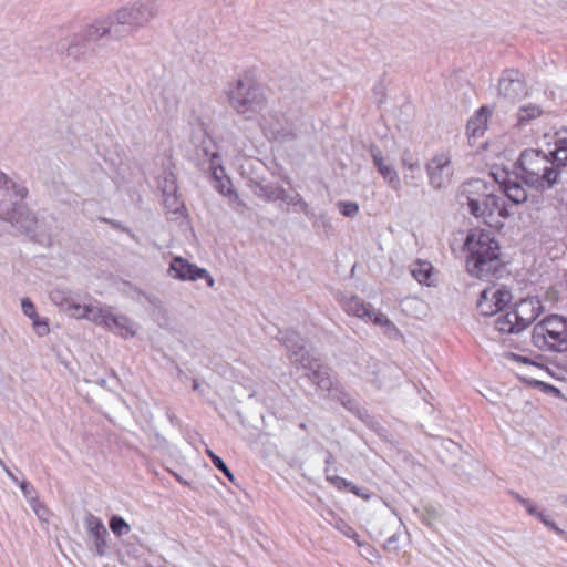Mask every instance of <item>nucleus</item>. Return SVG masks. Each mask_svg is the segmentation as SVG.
Segmentation results:
<instances>
[{
	"label": "nucleus",
	"mask_w": 567,
	"mask_h": 567,
	"mask_svg": "<svg viewBox=\"0 0 567 567\" xmlns=\"http://www.w3.org/2000/svg\"><path fill=\"white\" fill-rule=\"evenodd\" d=\"M467 272L477 279H488L503 267L501 246L495 237L483 229L472 230L465 240Z\"/></svg>",
	"instance_id": "nucleus-1"
},
{
	"label": "nucleus",
	"mask_w": 567,
	"mask_h": 567,
	"mask_svg": "<svg viewBox=\"0 0 567 567\" xmlns=\"http://www.w3.org/2000/svg\"><path fill=\"white\" fill-rule=\"evenodd\" d=\"M522 179L535 187H550L558 177L554 162L537 150L524 151L518 159Z\"/></svg>",
	"instance_id": "nucleus-2"
},
{
	"label": "nucleus",
	"mask_w": 567,
	"mask_h": 567,
	"mask_svg": "<svg viewBox=\"0 0 567 567\" xmlns=\"http://www.w3.org/2000/svg\"><path fill=\"white\" fill-rule=\"evenodd\" d=\"M533 343L547 351L567 350V319L558 315L545 317L535 324L532 333Z\"/></svg>",
	"instance_id": "nucleus-3"
},
{
	"label": "nucleus",
	"mask_w": 567,
	"mask_h": 567,
	"mask_svg": "<svg viewBox=\"0 0 567 567\" xmlns=\"http://www.w3.org/2000/svg\"><path fill=\"white\" fill-rule=\"evenodd\" d=\"M470 213L492 228L501 229L513 215L512 206L504 197L486 194L480 198L467 197Z\"/></svg>",
	"instance_id": "nucleus-4"
},
{
	"label": "nucleus",
	"mask_w": 567,
	"mask_h": 567,
	"mask_svg": "<svg viewBox=\"0 0 567 567\" xmlns=\"http://www.w3.org/2000/svg\"><path fill=\"white\" fill-rule=\"evenodd\" d=\"M27 196L25 188H17L11 181L7 178L3 173H0V197L1 204L4 205L6 202H10L13 204V208L11 212H8V219L12 224H19L21 218L25 214V220L28 221L27 229H30L32 224H35L34 217L30 216L29 213L25 212V207L23 205H18L17 202H13V197L22 200Z\"/></svg>",
	"instance_id": "nucleus-5"
},
{
	"label": "nucleus",
	"mask_w": 567,
	"mask_h": 567,
	"mask_svg": "<svg viewBox=\"0 0 567 567\" xmlns=\"http://www.w3.org/2000/svg\"><path fill=\"white\" fill-rule=\"evenodd\" d=\"M512 300V292L506 287L489 286L482 291L477 300V310L483 316L502 312Z\"/></svg>",
	"instance_id": "nucleus-6"
},
{
	"label": "nucleus",
	"mask_w": 567,
	"mask_h": 567,
	"mask_svg": "<svg viewBox=\"0 0 567 567\" xmlns=\"http://www.w3.org/2000/svg\"><path fill=\"white\" fill-rule=\"evenodd\" d=\"M91 320L99 326L105 327L111 332L123 337H134L136 330L132 321L122 315H115L107 308H96V312Z\"/></svg>",
	"instance_id": "nucleus-7"
},
{
	"label": "nucleus",
	"mask_w": 567,
	"mask_h": 567,
	"mask_svg": "<svg viewBox=\"0 0 567 567\" xmlns=\"http://www.w3.org/2000/svg\"><path fill=\"white\" fill-rule=\"evenodd\" d=\"M169 272L173 278L182 281H196L198 279H205L208 287L212 288L215 285L214 278L206 269L200 268L179 256L172 259L169 264Z\"/></svg>",
	"instance_id": "nucleus-8"
},
{
	"label": "nucleus",
	"mask_w": 567,
	"mask_h": 567,
	"mask_svg": "<svg viewBox=\"0 0 567 567\" xmlns=\"http://www.w3.org/2000/svg\"><path fill=\"white\" fill-rule=\"evenodd\" d=\"M430 183L436 187H442L452 176L451 155L449 151H442L435 154L426 164Z\"/></svg>",
	"instance_id": "nucleus-9"
},
{
	"label": "nucleus",
	"mask_w": 567,
	"mask_h": 567,
	"mask_svg": "<svg viewBox=\"0 0 567 567\" xmlns=\"http://www.w3.org/2000/svg\"><path fill=\"white\" fill-rule=\"evenodd\" d=\"M499 93L506 99L516 100L527 95L523 74L517 70L505 71L498 83Z\"/></svg>",
	"instance_id": "nucleus-10"
},
{
	"label": "nucleus",
	"mask_w": 567,
	"mask_h": 567,
	"mask_svg": "<svg viewBox=\"0 0 567 567\" xmlns=\"http://www.w3.org/2000/svg\"><path fill=\"white\" fill-rule=\"evenodd\" d=\"M244 89V83L239 81L236 90L229 93L230 103L239 113H246L249 110H255L262 103V99L257 94L256 87L248 86L247 96H244L243 94Z\"/></svg>",
	"instance_id": "nucleus-11"
},
{
	"label": "nucleus",
	"mask_w": 567,
	"mask_h": 567,
	"mask_svg": "<svg viewBox=\"0 0 567 567\" xmlns=\"http://www.w3.org/2000/svg\"><path fill=\"white\" fill-rule=\"evenodd\" d=\"M518 315L520 328L525 330L542 313L543 307L537 298H524L513 305Z\"/></svg>",
	"instance_id": "nucleus-12"
},
{
	"label": "nucleus",
	"mask_w": 567,
	"mask_h": 567,
	"mask_svg": "<svg viewBox=\"0 0 567 567\" xmlns=\"http://www.w3.org/2000/svg\"><path fill=\"white\" fill-rule=\"evenodd\" d=\"M492 112L487 106H481L467 122V135L470 138L481 137L487 128V122Z\"/></svg>",
	"instance_id": "nucleus-13"
},
{
	"label": "nucleus",
	"mask_w": 567,
	"mask_h": 567,
	"mask_svg": "<svg viewBox=\"0 0 567 567\" xmlns=\"http://www.w3.org/2000/svg\"><path fill=\"white\" fill-rule=\"evenodd\" d=\"M495 329L501 333H518L523 331L520 322H518V315L514 306L507 308L495 320Z\"/></svg>",
	"instance_id": "nucleus-14"
},
{
	"label": "nucleus",
	"mask_w": 567,
	"mask_h": 567,
	"mask_svg": "<svg viewBox=\"0 0 567 567\" xmlns=\"http://www.w3.org/2000/svg\"><path fill=\"white\" fill-rule=\"evenodd\" d=\"M411 274L421 285L434 286L436 282V271L430 261L416 260L411 266Z\"/></svg>",
	"instance_id": "nucleus-15"
},
{
	"label": "nucleus",
	"mask_w": 567,
	"mask_h": 567,
	"mask_svg": "<svg viewBox=\"0 0 567 567\" xmlns=\"http://www.w3.org/2000/svg\"><path fill=\"white\" fill-rule=\"evenodd\" d=\"M87 529L94 538L96 554L102 556L105 553L107 530L102 520L93 515L87 519Z\"/></svg>",
	"instance_id": "nucleus-16"
},
{
	"label": "nucleus",
	"mask_w": 567,
	"mask_h": 567,
	"mask_svg": "<svg viewBox=\"0 0 567 567\" xmlns=\"http://www.w3.org/2000/svg\"><path fill=\"white\" fill-rule=\"evenodd\" d=\"M327 481L340 492L349 489L352 494L362 498L363 501H369L371 498V493L368 489L353 485L351 482L341 476L327 475Z\"/></svg>",
	"instance_id": "nucleus-17"
},
{
	"label": "nucleus",
	"mask_w": 567,
	"mask_h": 567,
	"mask_svg": "<svg viewBox=\"0 0 567 567\" xmlns=\"http://www.w3.org/2000/svg\"><path fill=\"white\" fill-rule=\"evenodd\" d=\"M373 163L378 167L382 177L395 189L400 186V181L396 171L384 162L381 152H375L372 155Z\"/></svg>",
	"instance_id": "nucleus-18"
},
{
	"label": "nucleus",
	"mask_w": 567,
	"mask_h": 567,
	"mask_svg": "<svg viewBox=\"0 0 567 567\" xmlns=\"http://www.w3.org/2000/svg\"><path fill=\"white\" fill-rule=\"evenodd\" d=\"M558 165H567V130L556 132L554 137V150L550 152Z\"/></svg>",
	"instance_id": "nucleus-19"
},
{
	"label": "nucleus",
	"mask_w": 567,
	"mask_h": 567,
	"mask_svg": "<svg viewBox=\"0 0 567 567\" xmlns=\"http://www.w3.org/2000/svg\"><path fill=\"white\" fill-rule=\"evenodd\" d=\"M344 311L348 315L364 319V318H372V310L370 309L369 305L364 303L360 298L358 297H351L346 300L343 305Z\"/></svg>",
	"instance_id": "nucleus-20"
},
{
	"label": "nucleus",
	"mask_w": 567,
	"mask_h": 567,
	"mask_svg": "<svg viewBox=\"0 0 567 567\" xmlns=\"http://www.w3.org/2000/svg\"><path fill=\"white\" fill-rule=\"evenodd\" d=\"M504 193V198L506 199V202L511 200L515 205L522 204L527 199L526 190L520 185L515 183L505 184Z\"/></svg>",
	"instance_id": "nucleus-21"
},
{
	"label": "nucleus",
	"mask_w": 567,
	"mask_h": 567,
	"mask_svg": "<svg viewBox=\"0 0 567 567\" xmlns=\"http://www.w3.org/2000/svg\"><path fill=\"white\" fill-rule=\"evenodd\" d=\"M543 114V110L540 106L536 104H529L519 107L517 112V122L518 124H525L532 120L538 118Z\"/></svg>",
	"instance_id": "nucleus-22"
},
{
	"label": "nucleus",
	"mask_w": 567,
	"mask_h": 567,
	"mask_svg": "<svg viewBox=\"0 0 567 567\" xmlns=\"http://www.w3.org/2000/svg\"><path fill=\"white\" fill-rule=\"evenodd\" d=\"M66 310L70 312V316L76 319L89 318L91 319L93 315L96 312L91 306L84 305L81 306L75 302H69Z\"/></svg>",
	"instance_id": "nucleus-23"
},
{
	"label": "nucleus",
	"mask_w": 567,
	"mask_h": 567,
	"mask_svg": "<svg viewBox=\"0 0 567 567\" xmlns=\"http://www.w3.org/2000/svg\"><path fill=\"white\" fill-rule=\"evenodd\" d=\"M374 324L384 327L389 329L390 331H393L398 334H400V330L398 327L382 312L380 311H372V318H369Z\"/></svg>",
	"instance_id": "nucleus-24"
},
{
	"label": "nucleus",
	"mask_w": 567,
	"mask_h": 567,
	"mask_svg": "<svg viewBox=\"0 0 567 567\" xmlns=\"http://www.w3.org/2000/svg\"><path fill=\"white\" fill-rule=\"evenodd\" d=\"M206 454L207 456L210 458L212 463L219 470L221 471L225 476L230 481V482H234V475L233 473L230 472V470L227 467V465L225 464V462L218 456L216 455L212 450L207 449L206 450Z\"/></svg>",
	"instance_id": "nucleus-25"
},
{
	"label": "nucleus",
	"mask_w": 567,
	"mask_h": 567,
	"mask_svg": "<svg viewBox=\"0 0 567 567\" xmlns=\"http://www.w3.org/2000/svg\"><path fill=\"white\" fill-rule=\"evenodd\" d=\"M110 527L112 532L117 536H122L130 532V525L120 516H113L111 518Z\"/></svg>",
	"instance_id": "nucleus-26"
},
{
	"label": "nucleus",
	"mask_w": 567,
	"mask_h": 567,
	"mask_svg": "<svg viewBox=\"0 0 567 567\" xmlns=\"http://www.w3.org/2000/svg\"><path fill=\"white\" fill-rule=\"evenodd\" d=\"M519 379L529 384V385H533L534 388H538L545 392H555V393H558V389H556L555 386L553 385H549V384H546L545 382H542L539 380H536L534 378H530V377H527V375H518Z\"/></svg>",
	"instance_id": "nucleus-27"
},
{
	"label": "nucleus",
	"mask_w": 567,
	"mask_h": 567,
	"mask_svg": "<svg viewBox=\"0 0 567 567\" xmlns=\"http://www.w3.org/2000/svg\"><path fill=\"white\" fill-rule=\"evenodd\" d=\"M141 11L140 10H121L118 12V20L122 22V23H136L138 24L140 23V20H138V17L137 14H140Z\"/></svg>",
	"instance_id": "nucleus-28"
},
{
	"label": "nucleus",
	"mask_w": 567,
	"mask_h": 567,
	"mask_svg": "<svg viewBox=\"0 0 567 567\" xmlns=\"http://www.w3.org/2000/svg\"><path fill=\"white\" fill-rule=\"evenodd\" d=\"M339 208H340V212L343 216L346 217H353L358 214L359 212V206L357 203H352V202H340L338 204Z\"/></svg>",
	"instance_id": "nucleus-29"
},
{
	"label": "nucleus",
	"mask_w": 567,
	"mask_h": 567,
	"mask_svg": "<svg viewBox=\"0 0 567 567\" xmlns=\"http://www.w3.org/2000/svg\"><path fill=\"white\" fill-rule=\"evenodd\" d=\"M32 324L39 336H45L50 331L48 321L40 319L39 316H37L35 319H32Z\"/></svg>",
	"instance_id": "nucleus-30"
},
{
	"label": "nucleus",
	"mask_w": 567,
	"mask_h": 567,
	"mask_svg": "<svg viewBox=\"0 0 567 567\" xmlns=\"http://www.w3.org/2000/svg\"><path fill=\"white\" fill-rule=\"evenodd\" d=\"M21 307H22L23 313L27 317H29L31 320L35 319L38 313H37V310H35V306L33 305V302L30 299H28V298L22 299Z\"/></svg>",
	"instance_id": "nucleus-31"
},
{
	"label": "nucleus",
	"mask_w": 567,
	"mask_h": 567,
	"mask_svg": "<svg viewBox=\"0 0 567 567\" xmlns=\"http://www.w3.org/2000/svg\"><path fill=\"white\" fill-rule=\"evenodd\" d=\"M506 358L508 360L515 361L517 363H523V364H526V365H532V367L537 368V369L540 368V364H537L536 362L532 361L529 358L523 357L520 354H516V353L509 352V353L506 354Z\"/></svg>",
	"instance_id": "nucleus-32"
},
{
	"label": "nucleus",
	"mask_w": 567,
	"mask_h": 567,
	"mask_svg": "<svg viewBox=\"0 0 567 567\" xmlns=\"http://www.w3.org/2000/svg\"><path fill=\"white\" fill-rule=\"evenodd\" d=\"M402 164L404 167L411 171L419 167V161L413 156V154L410 151H405L403 153Z\"/></svg>",
	"instance_id": "nucleus-33"
},
{
	"label": "nucleus",
	"mask_w": 567,
	"mask_h": 567,
	"mask_svg": "<svg viewBox=\"0 0 567 567\" xmlns=\"http://www.w3.org/2000/svg\"><path fill=\"white\" fill-rule=\"evenodd\" d=\"M511 494L515 497V499H517L526 508L528 514L536 516V517H537V514H540L539 512L536 511L535 506L528 499L523 498L520 495H518L517 493H514V492H512Z\"/></svg>",
	"instance_id": "nucleus-34"
},
{
	"label": "nucleus",
	"mask_w": 567,
	"mask_h": 567,
	"mask_svg": "<svg viewBox=\"0 0 567 567\" xmlns=\"http://www.w3.org/2000/svg\"><path fill=\"white\" fill-rule=\"evenodd\" d=\"M537 517L540 519V522L546 525L547 527H549L551 530H554L556 534L558 535H563L564 532L550 519H548L547 516H545L544 514H537Z\"/></svg>",
	"instance_id": "nucleus-35"
},
{
	"label": "nucleus",
	"mask_w": 567,
	"mask_h": 567,
	"mask_svg": "<svg viewBox=\"0 0 567 567\" xmlns=\"http://www.w3.org/2000/svg\"><path fill=\"white\" fill-rule=\"evenodd\" d=\"M475 185H478L481 187H485V185L483 183H480V182H476Z\"/></svg>",
	"instance_id": "nucleus-36"
}]
</instances>
